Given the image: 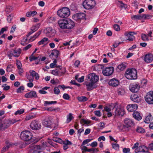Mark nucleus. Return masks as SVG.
Here are the masks:
<instances>
[{"mask_svg": "<svg viewBox=\"0 0 153 153\" xmlns=\"http://www.w3.org/2000/svg\"><path fill=\"white\" fill-rule=\"evenodd\" d=\"M20 137L22 140L27 141H29V143H28V144L30 143L33 141V140L32 139V134L28 131H22L20 134Z\"/></svg>", "mask_w": 153, "mask_h": 153, "instance_id": "obj_2", "label": "nucleus"}, {"mask_svg": "<svg viewBox=\"0 0 153 153\" xmlns=\"http://www.w3.org/2000/svg\"><path fill=\"white\" fill-rule=\"evenodd\" d=\"M96 4L94 0H85L83 3L84 7L86 9H90L93 8Z\"/></svg>", "mask_w": 153, "mask_h": 153, "instance_id": "obj_5", "label": "nucleus"}, {"mask_svg": "<svg viewBox=\"0 0 153 153\" xmlns=\"http://www.w3.org/2000/svg\"><path fill=\"white\" fill-rule=\"evenodd\" d=\"M41 31H39L38 32L36 33L33 36H31L30 39H29V42H32L34 41L36 38H37L39 36L41 33Z\"/></svg>", "mask_w": 153, "mask_h": 153, "instance_id": "obj_26", "label": "nucleus"}, {"mask_svg": "<svg viewBox=\"0 0 153 153\" xmlns=\"http://www.w3.org/2000/svg\"><path fill=\"white\" fill-rule=\"evenodd\" d=\"M48 40V39L46 37H45L42 39L40 41L38 42V44L39 45L43 44L46 42Z\"/></svg>", "mask_w": 153, "mask_h": 153, "instance_id": "obj_46", "label": "nucleus"}, {"mask_svg": "<svg viewBox=\"0 0 153 153\" xmlns=\"http://www.w3.org/2000/svg\"><path fill=\"white\" fill-rule=\"evenodd\" d=\"M43 126L46 127L51 128L52 123L51 121L49 119H46L44 120L42 122Z\"/></svg>", "mask_w": 153, "mask_h": 153, "instance_id": "obj_22", "label": "nucleus"}, {"mask_svg": "<svg viewBox=\"0 0 153 153\" xmlns=\"http://www.w3.org/2000/svg\"><path fill=\"white\" fill-rule=\"evenodd\" d=\"M40 25V23H38L36 25H33L30 28V30H31V31L28 32L27 35L26 36L27 37H28L33 33L37 31L39 28Z\"/></svg>", "mask_w": 153, "mask_h": 153, "instance_id": "obj_14", "label": "nucleus"}, {"mask_svg": "<svg viewBox=\"0 0 153 153\" xmlns=\"http://www.w3.org/2000/svg\"><path fill=\"white\" fill-rule=\"evenodd\" d=\"M60 27L62 29H66V19H62L58 21Z\"/></svg>", "mask_w": 153, "mask_h": 153, "instance_id": "obj_20", "label": "nucleus"}, {"mask_svg": "<svg viewBox=\"0 0 153 153\" xmlns=\"http://www.w3.org/2000/svg\"><path fill=\"white\" fill-rule=\"evenodd\" d=\"M129 89L131 92L136 93L140 90V87H129Z\"/></svg>", "mask_w": 153, "mask_h": 153, "instance_id": "obj_27", "label": "nucleus"}, {"mask_svg": "<svg viewBox=\"0 0 153 153\" xmlns=\"http://www.w3.org/2000/svg\"><path fill=\"white\" fill-rule=\"evenodd\" d=\"M53 91L55 94L57 95L59 94L60 92L58 87H55L53 89Z\"/></svg>", "mask_w": 153, "mask_h": 153, "instance_id": "obj_49", "label": "nucleus"}, {"mask_svg": "<svg viewBox=\"0 0 153 153\" xmlns=\"http://www.w3.org/2000/svg\"><path fill=\"white\" fill-rule=\"evenodd\" d=\"M62 143L64 145H71L72 144V143L71 141H69L68 140H66V141H63Z\"/></svg>", "mask_w": 153, "mask_h": 153, "instance_id": "obj_55", "label": "nucleus"}, {"mask_svg": "<svg viewBox=\"0 0 153 153\" xmlns=\"http://www.w3.org/2000/svg\"><path fill=\"white\" fill-rule=\"evenodd\" d=\"M11 124L10 120L5 119L0 123V130L2 129H5L8 128Z\"/></svg>", "mask_w": 153, "mask_h": 153, "instance_id": "obj_9", "label": "nucleus"}, {"mask_svg": "<svg viewBox=\"0 0 153 153\" xmlns=\"http://www.w3.org/2000/svg\"><path fill=\"white\" fill-rule=\"evenodd\" d=\"M60 54L59 51L57 50H53L51 53V55H49V56L51 57V56H55L56 58H57Z\"/></svg>", "mask_w": 153, "mask_h": 153, "instance_id": "obj_25", "label": "nucleus"}, {"mask_svg": "<svg viewBox=\"0 0 153 153\" xmlns=\"http://www.w3.org/2000/svg\"><path fill=\"white\" fill-rule=\"evenodd\" d=\"M152 116L150 114H149L146 117L144 122L146 123H149L152 120Z\"/></svg>", "mask_w": 153, "mask_h": 153, "instance_id": "obj_31", "label": "nucleus"}, {"mask_svg": "<svg viewBox=\"0 0 153 153\" xmlns=\"http://www.w3.org/2000/svg\"><path fill=\"white\" fill-rule=\"evenodd\" d=\"M115 115L117 116H123L125 114V111L123 109L117 107L115 111Z\"/></svg>", "mask_w": 153, "mask_h": 153, "instance_id": "obj_15", "label": "nucleus"}, {"mask_svg": "<svg viewBox=\"0 0 153 153\" xmlns=\"http://www.w3.org/2000/svg\"><path fill=\"white\" fill-rule=\"evenodd\" d=\"M134 38V36L131 34L128 36V38L126 40H128L129 41H132Z\"/></svg>", "mask_w": 153, "mask_h": 153, "instance_id": "obj_60", "label": "nucleus"}, {"mask_svg": "<svg viewBox=\"0 0 153 153\" xmlns=\"http://www.w3.org/2000/svg\"><path fill=\"white\" fill-rule=\"evenodd\" d=\"M138 106L136 104H129L127 105L126 108L129 111H132L137 108Z\"/></svg>", "mask_w": 153, "mask_h": 153, "instance_id": "obj_21", "label": "nucleus"}, {"mask_svg": "<svg viewBox=\"0 0 153 153\" xmlns=\"http://www.w3.org/2000/svg\"><path fill=\"white\" fill-rule=\"evenodd\" d=\"M25 96L26 98H36L37 97L36 92L34 91H31L26 93Z\"/></svg>", "mask_w": 153, "mask_h": 153, "instance_id": "obj_19", "label": "nucleus"}, {"mask_svg": "<svg viewBox=\"0 0 153 153\" xmlns=\"http://www.w3.org/2000/svg\"><path fill=\"white\" fill-rule=\"evenodd\" d=\"M11 51H13V56L14 57H18L21 53V51L20 49L16 50H12Z\"/></svg>", "mask_w": 153, "mask_h": 153, "instance_id": "obj_28", "label": "nucleus"}, {"mask_svg": "<svg viewBox=\"0 0 153 153\" xmlns=\"http://www.w3.org/2000/svg\"><path fill=\"white\" fill-rule=\"evenodd\" d=\"M141 38L142 40L144 41H148L149 40L148 37L147 35L144 34L142 33L141 34Z\"/></svg>", "mask_w": 153, "mask_h": 153, "instance_id": "obj_44", "label": "nucleus"}, {"mask_svg": "<svg viewBox=\"0 0 153 153\" xmlns=\"http://www.w3.org/2000/svg\"><path fill=\"white\" fill-rule=\"evenodd\" d=\"M53 140L56 142L62 144V143L63 140L60 138L58 137H53Z\"/></svg>", "mask_w": 153, "mask_h": 153, "instance_id": "obj_38", "label": "nucleus"}, {"mask_svg": "<svg viewBox=\"0 0 153 153\" xmlns=\"http://www.w3.org/2000/svg\"><path fill=\"white\" fill-rule=\"evenodd\" d=\"M29 72L30 75L32 76V77L30 78H29V77H28L27 78L30 82H32L33 81L34 77L36 80L39 79V76L38 73L36 72L35 71L32 70H30Z\"/></svg>", "mask_w": 153, "mask_h": 153, "instance_id": "obj_12", "label": "nucleus"}, {"mask_svg": "<svg viewBox=\"0 0 153 153\" xmlns=\"http://www.w3.org/2000/svg\"><path fill=\"white\" fill-rule=\"evenodd\" d=\"M143 15L141 16L139 14L133 15L131 17V19L134 20L141 19H143Z\"/></svg>", "mask_w": 153, "mask_h": 153, "instance_id": "obj_34", "label": "nucleus"}, {"mask_svg": "<svg viewBox=\"0 0 153 153\" xmlns=\"http://www.w3.org/2000/svg\"><path fill=\"white\" fill-rule=\"evenodd\" d=\"M49 88H50L49 87H45L44 88H43L42 89L39 90V92L40 94H46L47 92L46 91H45V90H47Z\"/></svg>", "mask_w": 153, "mask_h": 153, "instance_id": "obj_35", "label": "nucleus"}, {"mask_svg": "<svg viewBox=\"0 0 153 153\" xmlns=\"http://www.w3.org/2000/svg\"><path fill=\"white\" fill-rule=\"evenodd\" d=\"M6 146L3 147L1 150L2 153L6 151L10 147V146L12 145L11 143H9L8 142L6 141Z\"/></svg>", "mask_w": 153, "mask_h": 153, "instance_id": "obj_29", "label": "nucleus"}, {"mask_svg": "<svg viewBox=\"0 0 153 153\" xmlns=\"http://www.w3.org/2000/svg\"><path fill=\"white\" fill-rule=\"evenodd\" d=\"M16 64L18 69H21L22 64L20 61L18 59L16 60Z\"/></svg>", "mask_w": 153, "mask_h": 153, "instance_id": "obj_41", "label": "nucleus"}, {"mask_svg": "<svg viewBox=\"0 0 153 153\" xmlns=\"http://www.w3.org/2000/svg\"><path fill=\"white\" fill-rule=\"evenodd\" d=\"M46 110L48 111H55L56 112H59L60 110V108H52L51 107H49L47 108L46 109Z\"/></svg>", "mask_w": 153, "mask_h": 153, "instance_id": "obj_37", "label": "nucleus"}, {"mask_svg": "<svg viewBox=\"0 0 153 153\" xmlns=\"http://www.w3.org/2000/svg\"><path fill=\"white\" fill-rule=\"evenodd\" d=\"M30 127L33 130H39L41 128V125L38 121L34 120L31 123Z\"/></svg>", "mask_w": 153, "mask_h": 153, "instance_id": "obj_10", "label": "nucleus"}, {"mask_svg": "<svg viewBox=\"0 0 153 153\" xmlns=\"http://www.w3.org/2000/svg\"><path fill=\"white\" fill-rule=\"evenodd\" d=\"M88 78L90 79L89 82L86 84V86H93L99 80L98 76L94 74H90L88 76Z\"/></svg>", "mask_w": 153, "mask_h": 153, "instance_id": "obj_4", "label": "nucleus"}, {"mask_svg": "<svg viewBox=\"0 0 153 153\" xmlns=\"http://www.w3.org/2000/svg\"><path fill=\"white\" fill-rule=\"evenodd\" d=\"M125 75L127 79H135L137 77V71L135 69L133 68L127 69Z\"/></svg>", "mask_w": 153, "mask_h": 153, "instance_id": "obj_1", "label": "nucleus"}, {"mask_svg": "<svg viewBox=\"0 0 153 153\" xmlns=\"http://www.w3.org/2000/svg\"><path fill=\"white\" fill-rule=\"evenodd\" d=\"M60 73V72L59 71L58 69H56L55 70H53L51 73L54 75L59 76V75H60V74H59Z\"/></svg>", "mask_w": 153, "mask_h": 153, "instance_id": "obj_40", "label": "nucleus"}, {"mask_svg": "<svg viewBox=\"0 0 153 153\" xmlns=\"http://www.w3.org/2000/svg\"><path fill=\"white\" fill-rule=\"evenodd\" d=\"M58 16L60 17L66 18L70 15V9L68 7H64L59 10L57 12Z\"/></svg>", "mask_w": 153, "mask_h": 153, "instance_id": "obj_3", "label": "nucleus"}, {"mask_svg": "<svg viewBox=\"0 0 153 153\" xmlns=\"http://www.w3.org/2000/svg\"><path fill=\"white\" fill-rule=\"evenodd\" d=\"M51 83L53 84L54 85H57L58 86H65L64 85H59V82L58 80L55 81L54 80H51Z\"/></svg>", "mask_w": 153, "mask_h": 153, "instance_id": "obj_36", "label": "nucleus"}, {"mask_svg": "<svg viewBox=\"0 0 153 153\" xmlns=\"http://www.w3.org/2000/svg\"><path fill=\"white\" fill-rule=\"evenodd\" d=\"M114 29L117 31H119L120 30L119 26L117 24H115L114 25Z\"/></svg>", "mask_w": 153, "mask_h": 153, "instance_id": "obj_59", "label": "nucleus"}, {"mask_svg": "<svg viewBox=\"0 0 153 153\" xmlns=\"http://www.w3.org/2000/svg\"><path fill=\"white\" fill-rule=\"evenodd\" d=\"M112 107H113L112 109L115 107V106L113 104H111V105H110L109 107L108 106H105L104 108V110L107 112H109L111 111Z\"/></svg>", "mask_w": 153, "mask_h": 153, "instance_id": "obj_32", "label": "nucleus"}, {"mask_svg": "<svg viewBox=\"0 0 153 153\" xmlns=\"http://www.w3.org/2000/svg\"><path fill=\"white\" fill-rule=\"evenodd\" d=\"M73 114L71 113H69V114L67 116V120L66 123H68L70 122L72 120V119L74 118L72 116Z\"/></svg>", "mask_w": 153, "mask_h": 153, "instance_id": "obj_30", "label": "nucleus"}, {"mask_svg": "<svg viewBox=\"0 0 153 153\" xmlns=\"http://www.w3.org/2000/svg\"><path fill=\"white\" fill-rule=\"evenodd\" d=\"M57 103L56 101H45L44 103V106H46L47 105H49L50 104H56Z\"/></svg>", "mask_w": 153, "mask_h": 153, "instance_id": "obj_48", "label": "nucleus"}, {"mask_svg": "<svg viewBox=\"0 0 153 153\" xmlns=\"http://www.w3.org/2000/svg\"><path fill=\"white\" fill-rule=\"evenodd\" d=\"M45 33L50 37L54 36L56 34L55 30L51 27H48L45 30Z\"/></svg>", "mask_w": 153, "mask_h": 153, "instance_id": "obj_11", "label": "nucleus"}, {"mask_svg": "<svg viewBox=\"0 0 153 153\" xmlns=\"http://www.w3.org/2000/svg\"><path fill=\"white\" fill-rule=\"evenodd\" d=\"M63 98L65 100H68L70 98V97L68 94L65 93L63 95Z\"/></svg>", "mask_w": 153, "mask_h": 153, "instance_id": "obj_56", "label": "nucleus"}, {"mask_svg": "<svg viewBox=\"0 0 153 153\" xmlns=\"http://www.w3.org/2000/svg\"><path fill=\"white\" fill-rule=\"evenodd\" d=\"M134 118L138 120H140L142 118L140 113L137 111H134L132 114Z\"/></svg>", "mask_w": 153, "mask_h": 153, "instance_id": "obj_23", "label": "nucleus"}, {"mask_svg": "<svg viewBox=\"0 0 153 153\" xmlns=\"http://www.w3.org/2000/svg\"><path fill=\"white\" fill-rule=\"evenodd\" d=\"M80 148L81 149V150L82 151V152L83 153L86 152H87V147L84 146H82L81 145L80 147Z\"/></svg>", "mask_w": 153, "mask_h": 153, "instance_id": "obj_50", "label": "nucleus"}, {"mask_svg": "<svg viewBox=\"0 0 153 153\" xmlns=\"http://www.w3.org/2000/svg\"><path fill=\"white\" fill-rule=\"evenodd\" d=\"M13 53L12 51H10L7 53V55L10 59H12V57L13 56Z\"/></svg>", "mask_w": 153, "mask_h": 153, "instance_id": "obj_57", "label": "nucleus"}, {"mask_svg": "<svg viewBox=\"0 0 153 153\" xmlns=\"http://www.w3.org/2000/svg\"><path fill=\"white\" fill-rule=\"evenodd\" d=\"M145 100L147 103L153 104V92L150 91L147 93L145 97Z\"/></svg>", "mask_w": 153, "mask_h": 153, "instance_id": "obj_8", "label": "nucleus"}, {"mask_svg": "<svg viewBox=\"0 0 153 153\" xmlns=\"http://www.w3.org/2000/svg\"><path fill=\"white\" fill-rule=\"evenodd\" d=\"M119 2L120 4V7L122 8H124L125 9L127 7V5L126 4H124L122 1H119Z\"/></svg>", "mask_w": 153, "mask_h": 153, "instance_id": "obj_51", "label": "nucleus"}, {"mask_svg": "<svg viewBox=\"0 0 153 153\" xmlns=\"http://www.w3.org/2000/svg\"><path fill=\"white\" fill-rule=\"evenodd\" d=\"M73 18L77 22H80L82 19L85 20V14L83 13H78L74 15Z\"/></svg>", "mask_w": 153, "mask_h": 153, "instance_id": "obj_6", "label": "nucleus"}, {"mask_svg": "<svg viewBox=\"0 0 153 153\" xmlns=\"http://www.w3.org/2000/svg\"><path fill=\"white\" fill-rule=\"evenodd\" d=\"M130 151V149L129 148H124L123 149V152L124 153H127L129 152Z\"/></svg>", "mask_w": 153, "mask_h": 153, "instance_id": "obj_62", "label": "nucleus"}, {"mask_svg": "<svg viewBox=\"0 0 153 153\" xmlns=\"http://www.w3.org/2000/svg\"><path fill=\"white\" fill-rule=\"evenodd\" d=\"M94 114L97 116L100 117L101 116V113L100 111H96L94 112Z\"/></svg>", "mask_w": 153, "mask_h": 153, "instance_id": "obj_63", "label": "nucleus"}, {"mask_svg": "<svg viewBox=\"0 0 153 153\" xmlns=\"http://www.w3.org/2000/svg\"><path fill=\"white\" fill-rule=\"evenodd\" d=\"M12 17H11L10 15H9L7 17V21L9 22L10 23L12 19Z\"/></svg>", "mask_w": 153, "mask_h": 153, "instance_id": "obj_64", "label": "nucleus"}, {"mask_svg": "<svg viewBox=\"0 0 153 153\" xmlns=\"http://www.w3.org/2000/svg\"><path fill=\"white\" fill-rule=\"evenodd\" d=\"M16 28V25H14L13 26H12L11 28V29L10 31V33H13L15 31Z\"/></svg>", "mask_w": 153, "mask_h": 153, "instance_id": "obj_61", "label": "nucleus"}, {"mask_svg": "<svg viewBox=\"0 0 153 153\" xmlns=\"http://www.w3.org/2000/svg\"><path fill=\"white\" fill-rule=\"evenodd\" d=\"M77 99L79 101L83 102H85L88 100V99L85 96L78 97Z\"/></svg>", "mask_w": 153, "mask_h": 153, "instance_id": "obj_33", "label": "nucleus"}, {"mask_svg": "<svg viewBox=\"0 0 153 153\" xmlns=\"http://www.w3.org/2000/svg\"><path fill=\"white\" fill-rule=\"evenodd\" d=\"M113 148L116 150H118L119 148V145L117 143H113L111 144Z\"/></svg>", "mask_w": 153, "mask_h": 153, "instance_id": "obj_39", "label": "nucleus"}, {"mask_svg": "<svg viewBox=\"0 0 153 153\" xmlns=\"http://www.w3.org/2000/svg\"><path fill=\"white\" fill-rule=\"evenodd\" d=\"M24 112V110L23 109H21L17 111L15 113V114L16 115L18 114H21Z\"/></svg>", "mask_w": 153, "mask_h": 153, "instance_id": "obj_52", "label": "nucleus"}, {"mask_svg": "<svg viewBox=\"0 0 153 153\" xmlns=\"http://www.w3.org/2000/svg\"><path fill=\"white\" fill-rule=\"evenodd\" d=\"M80 122L81 123H83L85 124H89L90 123H91V121L89 120H86L84 119H82L80 121Z\"/></svg>", "mask_w": 153, "mask_h": 153, "instance_id": "obj_43", "label": "nucleus"}, {"mask_svg": "<svg viewBox=\"0 0 153 153\" xmlns=\"http://www.w3.org/2000/svg\"><path fill=\"white\" fill-rule=\"evenodd\" d=\"M92 139H87L84 140L82 142V146L87 144L89 142L92 140Z\"/></svg>", "mask_w": 153, "mask_h": 153, "instance_id": "obj_53", "label": "nucleus"}, {"mask_svg": "<svg viewBox=\"0 0 153 153\" xmlns=\"http://www.w3.org/2000/svg\"><path fill=\"white\" fill-rule=\"evenodd\" d=\"M25 88L24 87H19L17 89V93H21L24 90Z\"/></svg>", "mask_w": 153, "mask_h": 153, "instance_id": "obj_58", "label": "nucleus"}, {"mask_svg": "<svg viewBox=\"0 0 153 153\" xmlns=\"http://www.w3.org/2000/svg\"><path fill=\"white\" fill-rule=\"evenodd\" d=\"M117 92L119 95H123L125 93V89L124 87H119L118 88Z\"/></svg>", "mask_w": 153, "mask_h": 153, "instance_id": "obj_24", "label": "nucleus"}, {"mask_svg": "<svg viewBox=\"0 0 153 153\" xmlns=\"http://www.w3.org/2000/svg\"><path fill=\"white\" fill-rule=\"evenodd\" d=\"M143 19H149L152 17V16L150 15H146L145 14H143Z\"/></svg>", "mask_w": 153, "mask_h": 153, "instance_id": "obj_47", "label": "nucleus"}, {"mask_svg": "<svg viewBox=\"0 0 153 153\" xmlns=\"http://www.w3.org/2000/svg\"><path fill=\"white\" fill-rule=\"evenodd\" d=\"M131 100L133 101L134 102H139L141 101V99L140 98V97L138 96L137 97V98H135L134 100L132 99Z\"/></svg>", "mask_w": 153, "mask_h": 153, "instance_id": "obj_54", "label": "nucleus"}, {"mask_svg": "<svg viewBox=\"0 0 153 153\" xmlns=\"http://www.w3.org/2000/svg\"><path fill=\"white\" fill-rule=\"evenodd\" d=\"M125 65L123 64L122 63L120 65H119L117 67V68L120 71H123L126 68Z\"/></svg>", "mask_w": 153, "mask_h": 153, "instance_id": "obj_42", "label": "nucleus"}, {"mask_svg": "<svg viewBox=\"0 0 153 153\" xmlns=\"http://www.w3.org/2000/svg\"><path fill=\"white\" fill-rule=\"evenodd\" d=\"M136 131L137 132L142 133L145 132V130L141 127H138L136 129Z\"/></svg>", "mask_w": 153, "mask_h": 153, "instance_id": "obj_45", "label": "nucleus"}, {"mask_svg": "<svg viewBox=\"0 0 153 153\" xmlns=\"http://www.w3.org/2000/svg\"><path fill=\"white\" fill-rule=\"evenodd\" d=\"M125 126L127 128L131 127L134 125L133 120L129 118H126L124 120Z\"/></svg>", "mask_w": 153, "mask_h": 153, "instance_id": "obj_13", "label": "nucleus"}, {"mask_svg": "<svg viewBox=\"0 0 153 153\" xmlns=\"http://www.w3.org/2000/svg\"><path fill=\"white\" fill-rule=\"evenodd\" d=\"M114 68L113 67H109L104 68L102 70V74L106 76H109L113 73Z\"/></svg>", "mask_w": 153, "mask_h": 153, "instance_id": "obj_7", "label": "nucleus"}, {"mask_svg": "<svg viewBox=\"0 0 153 153\" xmlns=\"http://www.w3.org/2000/svg\"><path fill=\"white\" fill-rule=\"evenodd\" d=\"M74 26L75 23L73 21L69 19H66V29H71Z\"/></svg>", "mask_w": 153, "mask_h": 153, "instance_id": "obj_16", "label": "nucleus"}, {"mask_svg": "<svg viewBox=\"0 0 153 153\" xmlns=\"http://www.w3.org/2000/svg\"><path fill=\"white\" fill-rule=\"evenodd\" d=\"M153 60V56L151 53L146 54L144 57V61L147 63H150Z\"/></svg>", "mask_w": 153, "mask_h": 153, "instance_id": "obj_17", "label": "nucleus"}, {"mask_svg": "<svg viewBox=\"0 0 153 153\" xmlns=\"http://www.w3.org/2000/svg\"><path fill=\"white\" fill-rule=\"evenodd\" d=\"M119 84V81L115 78L110 79L108 82V84L110 86H117Z\"/></svg>", "mask_w": 153, "mask_h": 153, "instance_id": "obj_18", "label": "nucleus"}]
</instances>
